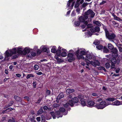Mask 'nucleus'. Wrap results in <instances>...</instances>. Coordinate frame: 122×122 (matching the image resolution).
<instances>
[{
  "instance_id": "obj_1",
  "label": "nucleus",
  "mask_w": 122,
  "mask_h": 122,
  "mask_svg": "<svg viewBox=\"0 0 122 122\" xmlns=\"http://www.w3.org/2000/svg\"><path fill=\"white\" fill-rule=\"evenodd\" d=\"M17 51V49L14 48L12 49L7 50L5 52V57H8L11 56L13 54H15Z\"/></svg>"
},
{
  "instance_id": "obj_2",
  "label": "nucleus",
  "mask_w": 122,
  "mask_h": 122,
  "mask_svg": "<svg viewBox=\"0 0 122 122\" xmlns=\"http://www.w3.org/2000/svg\"><path fill=\"white\" fill-rule=\"evenodd\" d=\"M80 50L79 49L76 52V55L77 57L79 59H84V57L82 56L86 54V52L84 51H80Z\"/></svg>"
},
{
  "instance_id": "obj_3",
  "label": "nucleus",
  "mask_w": 122,
  "mask_h": 122,
  "mask_svg": "<svg viewBox=\"0 0 122 122\" xmlns=\"http://www.w3.org/2000/svg\"><path fill=\"white\" fill-rule=\"evenodd\" d=\"M105 31L107 38L110 41H112V40L114 39L116 36L113 33L110 34L106 29H105Z\"/></svg>"
},
{
  "instance_id": "obj_4",
  "label": "nucleus",
  "mask_w": 122,
  "mask_h": 122,
  "mask_svg": "<svg viewBox=\"0 0 122 122\" xmlns=\"http://www.w3.org/2000/svg\"><path fill=\"white\" fill-rule=\"evenodd\" d=\"M85 60L87 63V65L88 66V64H91L94 67H96L97 66H99L100 65L99 62L97 60H96L94 61H90L86 58L85 59Z\"/></svg>"
},
{
  "instance_id": "obj_5",
  "label": "nucleus",
  "mask_w": 122,
  "mask_h": 122,
  "mask_svg": "<svg viewBox=\"0 0 122 122\" xmlns=\"http://www.w3.org/2000/svg\"><path fill=\"white\" fill-rule=\"evenodd\" d=\"M87 15L85 14L83 16H81L78 18V20L81 22H84V24L85 25H87L88 24L87 21H85V20H86L88 17Z\"/></svg>"
},
{
  "instance_id": "obj_6",
  "label": "nucleus",
  "mask_w": 122,
  "mask_h": 122,
  "mask_svg": "<svg viewBox=\"0 0 122 122\" xmlns=\"http://www.w3.org/2000/svg\"><path fill=\"white\" fill-rule=\"evenodd\" d=\"M85 15L88 16V15H90V17L93 18L95 14L93 10L91 9H89L86 12H85Z\"/></svg>"
},
{
  "instance_id": "obj_7",
  "label": "nucleus",
  "mask_w": 122,
  "mask_h": 122,
  "mask_svg": "<svg viewBox=\"0 0 122 122\" xmlns=\"http://www.w3.org/2000/svg\"><path fill=\"white\" fill-rule=\"evenodd\" d=\"M111 50L112 56L113 57H117L118 56V51L117 48L114 47Z\"/></svg>"
},
{
  "instance_id": "obj_8",
  "label": "nucleus",
  "mask_w": 122,
  "mask_h": 122,
  "mask_svg": "<svg viewBox=\"0 0 122 122\" xmlns=\"http://www.w3.org/2000/svg\"><path fill=\"white\" fill-rule=\"evenodd\" d=\"M78 97L81 101V105L83 106H85L86 104L85 100L83 99V96L81 95H79Z\"/></svg>"
},
{
  "instance_id": "obj_9",
  "label": "nucleus",
  "mask_w": 122,
  "mask_h": 122,
  "mask_svg": "<svg viewBox=\"0 0 122 122\" xmlns=\"http://www.w3.org/2000/svg\"><path fill=\"white\" fill-rule=\"evenodd\" d=\"M67 58L68 61L70 62H71L75 59L73 55L71 53H69L68 54Z\"/></svg>"
},
{
  "instance_id": "obj_10",
  "label": "nucleus",
  "mask_w": 122,
  "mask_h": 122,
  "mask_svg": "<svg viewBox=\"0 0 122 122\" xmlns=\"http://www.w3.org/2000/svg\"><path fill=\"white\" fill-rule=\"evenodd\" d=\"M90 30L92 32L95 33L99 32L100 31V28L99 27L96 26L94 28H91Z\"/></svg>"
},
{
  "instance_id": "obj_11",
  "label": "nucleus",
  "mask_w": 122,
  "mask_h": 122,
  "mask_svg": "<svg viewBox=\"0 0 122 122\" xmlns=\"http://www.w3.org/2000/svg\"><path fill=\"white\" fill-rule=\"evenodd\" d=\"M114 105L118 106L122 104V102H120L118 100L115 101L112 104Z\"/></svg>"
},
{
  "instance_id": "obj_12",
  "label": "nucleus",
  "mask_w": 122,
  "mask_h": 122,
  "mask_svg": "<svg viewBox=\"0 0 122 122\" xmlns=\"http://www.w3.org/2000/svg\"><path fill=\"white\" fill-rule=\"evenodd\" d=\"M30 50L29 48H25L23 50V54L25 55L27 54L28 55H29L28 54L30 52Z\"/></svg>"
},
{
  "instance_id": "obj_13",
  "label": "nucleus",
  "mask_w": 122,
  "mask_h": 122,
  "mask_svg": "<svg viewBox=\"0 0 122 122\" xmlns=\"http://www.w3.org/2000/svg\"><path fill=\"white\" fill-rule=\"evenodd\" d=\"M94 102L92 101H89L88 102V106L89 107H92L93 106L94 104Z\"/></svg>"
},
{
  "instance_id": "obj_14",
  "label": "nucleus",
  "mask_w": 122,
  "mask_h": 122,
  "mask_svg": "<svg viewBox=\"0 0 122 122\" xmlns=\"http://www.w3.org/2000/svg\"><path fill=\"white\" fill-rule=\"evenodd\" d=\"M100 103L103 109L107 106L106 102L105 101H102Z\"/></svg>"
},
{
  "instance_id": "obj_15",
  "label": "nucleus",
  "mask_w": 122,
  "mask_h": 122,
  "mask_svg": "<svg viewBox=\"0 0 122 122\" xmlns=\"http://www.w3.org/2000/svg\"><path fill=\"white\" fill-rule=\"evenodd\" d=\"M74 92V89H67L66 91V93L67 94H69L71 93Z\"/></svg>"
},
{
  "instance_id": "obj_16",
  "label": "nucleus",
  "mask_w": 122,
  "mask_h": 122,
  "mask_svg": "<svg viewBox=\"0 0 122 122\" xmlns=\"http://www.w3.org/2000/svg\"><path fill=\"white\" fill-rule=\"evenodd\" d=\"M14 98L17 101L20 102H21L22 100L21 98L20 97L17 96H15L14 97Z\"/></svg>"
},
{
  "instance_id": "obj_17",
  "label": "nucleus",
  "mask_w": 122,
  "mask_h": 122,
  "mask_svg": "<svg viewBox=\"0 0 122 122\" xmlns=\"http://www.w3.org/2000/svg\"><path fill=\"white\" fill-rule=\"evenodd\" d=\"M107 46L108 49L111 50L114 47V46L110 43L108 44Z\"/></svg>"
},
{
  "instance_id": "obj_18",
  "label": "nucleus",
  "mask_w": 122,
  "mask_h": 122,
  "mask_svg": "<svg viewBox=\"0 0 122 122\" xmlns=\"http://www.w3.org/2000/svg\"><path fill=\"white\" fill-rule=\"evenodd\" d=\"M14 102L13 101H10L8 105L5 106L4 107V108L5 109L13 105V103H14Z\"/></svg>"
},
{
  "instance_id": "obj_19",
  "label": "nucleus",
  "mask_w": 122,
  "mask_h": 122,
  "mask_svg": "<svg viewBox=\"0 0 122 122\" xmlns=\"http://www.w3.org/2000/svg\"><path fill=\"white\" fill-rule=\"evenodd\" d=\"M30 54L31 55H30V54L28 55V56L31 58H32L33 56H35L36 55V53L33 52H31Z\"/></svg>"
},
{
  "instance_id": "obj_20",
  "label": "nucleus",
  "mask_w": 122,
  "mask_h": 122,
  "mask_svg": "<svg viewBox=\"0 0 122 122\" xmlns=\"http://www.w3.org/2000/svg\"><path fill=\"white\" fill-rule=\"evenodd\" d=\"M95 107L97 108L98 109H103L102 107V106H101V105L100 103L99 104H96L95 105Z\"/></svg>"
},
{
  "instance_id": "obj_21",
  "label": "nucleus",
  "mask_w": 122,
  "mask_h": 122,
  "mask_svg": "<svg viewBox=\"0 0 122 122\" xmlns=\"http://www.w3.org/2000/svg\"><path fill=\"white\" fill-rule=\"evenodd\" d=\"M113 16L114 17V19L115 20L119 21L121 20V19L120 18L117 16L115 15H113Z\"/></svg>"
},
{
  "instance_id": "obj_22",
  "label": "nucleus",
  "mask_w": 122,
  "mask_h": 122,
  "mask_svg": "<svg viewBox=\"0 0 122 122\" xmlns=\"http://www.w3.org/2000/svg\"><path fill=\"white\" fill-rule=\"evenodd\" d=\"M64 97V95L63 93H61L57 97V99H59L61 98H63Z\"/></svg>"
},
{
  "instance_id": "obj_23",
  "label": "nucleus",
  "mask_w": 122,
  "mask_h": 122,
  "mask_svg": "<svg viewBox=\"0 0 122 122\" xmlns=\"http://www.w3.org/2000/svg\"><path fill=\"white\" fill-rule=\"evenodd\" d=\"M73 102L74 103H75L77 102L78 101V98L76 97H74L72 99Z\"/></svg>"
},
{
  "instance_id": "obj_24",
  "label": "nucleus",
  "mask_w": 122,
  "mask_h": 122,
  "mask_svg": "<svg viewBox=\"0 0 122 122\" xmlns=\"http://www.w3.org/2000/svg\"><path fill=\"white\" fill-rule=\"evenodd\" d=\"M55 58L56 59V60L58 62H62L63 60L60 58H59L57 56H55Z\"/></svg>"
},
{
  "instance_id": "obj_25",
  "label": "nucleus",
  "mask_w": 122,
  "mask_h": 122,
  "mask_svg": "<svg viewBox=\"0 0 122 122\" xmlns=\"http://www.w3.org/2000/svg\"><path fill=\"white\" fill-rule=\"evenodd\" d=\"M93 23L95 25H98L99 26H101V24L99 22L97 21H93Z\"/></svg>"
},
{
  "instance_id": "obj_26",
  "label": "nucleus",
  "mask_w": 122,
  "mask_h": 122,
  "mask_svg": "<svg viewBox=\"0 0 122 122\" xmlns=\"http://www.w3.org/2000/svg\"><path fill=\"white\" fill-rule=\"evenodd\" d=\"M43 112L42 107H41V108L37 112V114H42Z\"/></svg>"
},
{
  "instance_id": "obj_27",
  "label": "nucleus",
  "mask_w": 122,
  "mask_h": 122,
  "mask_svg": "<svg viewBox=\"0 0 122 122\" xmlns=\"http://www.w3.org/2000/svg\"><path fill=\"white\" fill-rule=\"evenodd\" d=\"M22 50V49L21 48H18L17 50L18 53L23 54V51Z\"/></svg>"
},
{
  "instance_id": "obj_28",
  "label": "nucleus",
  "mask_w": 122,
  "mask_h": 122,
  "mask_svg": "<svg viewBox=\"0 0 122 122\" xmlns=\"http://www.w3.org/2000/svg\"><path fill=\"white\" fill-rule=\"evenodd\" d=\"M107 101H110L112 102L115 100V99L113 97H109L106 99Z\"/></svg>"
},
{
  "instance_id": "obj_29",
  "label": "nucleus",
  "mask_w": 122,
  "mask_h": 122,
  "mask_svg": "<svg viewBox=\"0 0 122 122\" xmlns=\"http://www.w3.org/2000/svg\"><path fill=\"white\" fill-rule=\"evenodd\" d=\"M114 57V58H112L111 59V63L115 64L116 63V59Z\"/></svg>"
},
{
  "instance_id": "obj_30",
  "label": "nucleus",
  "mask_w": 122,
  "mask_h": 122,
  "mask_svg": "<svg viewBox=\"0 0 122 122\" xmlns=\"http://www.w3.org/2000/svg\"><path fill=\"white\" fill-rule=\"evenodd\" d=\"M100 43V42L97 40H96L94 41L93 42L94 45L98 46Z\"/></svg>"
},
{
  "instance_id": "obj_31",
  "label": "nucleus",
  "mask_w": 122,
  "mask_h": 122,
  "mask_svg": "<svg viewBox=\"0 0 122 122\" xmlns=\"http://www.w3.org/2000/svg\"><path fill=\"white\" fill-rule=\"evenodd\" d=\"M96 48L100 50L102 49L103 46L101 45H98L96 46Z\"/></svg>"
},
{
  "instance_id": "obj_32",
  "label": "nucleus",
  "mask_w": 122,
  "mask_h": 122,
  "mask_svg": "<svg viewBox=\"0 0 122 122\" xmlns=\"http://www.w3.org/2000/svg\"><path fill=\"white\" fill-rule=\"evenodd\" d=\"M34 77V76L33 75L31 74H30L28 75L27 76L26 78L27 79H29L30 77Z\"/></svg>"
},
{
  "instance_id": "obj_33",
  "label": "nucleus",
  "mask_w": 122,
  "mask_h": 122,
  "mask_svg": "<svg viewBox=\"0 0 122 122\" xmlns=\"http://www.w3.org/2000/svg\"><path fill=\"white\" fill-rule=\"evenodd\" d=\"M86 57L89 59H91L92 58V55L89 54H87Z\"/></svg>"
},
{
  "instance_id": "obj_34",
  "label": "nucleus",
  "mask_w": 122,
  "mask_h": 122,
  "mask_svg": "<svg viewBox=\"0 0 122 122\" xmlns=\"http://www.w3.org/2000/svg\"><path fill=\"white\" fill-rule=\"evenodd\" d=\"M73 101L72 100H69L68 103L69 105H70L71 106H73Z\"/></svg>"
},
{
  "instance_id": "obj_35",
  "label": "nucleus",
  "mask_w": 122,
  "mask_h": 122,
  "mask_svg": "<svg viewBox=\"0 0 122 122\" xmlns=\"http://www.w3.org/2000/svg\"><path fill=\"white\" fill-rule=\"evenodd\" d=\"M105 66L107 68H108L110 67V65L109 63L107 62L105 64Z\"/></svg>"
},
{
  "instance_id": "obj_36",
  "label": "nucleus",
  "mask_w": 122,
  "mask_h": 122,
  "mask_svg": "<svg viewBox=\"0 0 122 122\" xmlns=\"http://www.w3.org/2000/svg\"><path fill=\"white\" fill-rule=\"evenodd\" d=\"M103 50L104 52L107 53L109 52V50L105 46L104 47Z\"/></svg>"
},
{
  "instance_id": "obj_37",
  "label": "nucleus",
  "mask_w": 122,
  "mask_h": 122,
  "mask_svg": "<svg viewBox=\"0 0 122 122\" xmlns=\"http://www.w3.org/2000/svg\"><path fill=\"white\" fill-rule=\"evenodd\" d=\"M51 115L52 116L53 118L54 119H55L56 118L55 114L54 112H51L50 113Z\"/></svg>"
},
{
  "instance_id": "obj_38",
  "label": "nucleus",
  "mask_w": 122,
  "mask_h": 122,
  "mask_svg": "<svg viewBox=\"0 0 122 122\" xmlns=\"http://www.w3.org/2000/svg\"><path fill=\"white\" fill-rule=\"evenodd\" d=\"M80 24V22L79 21H75L74 22V24L76 26H78Z\"/></svg>"
},
{
  "instance_id": "obj_39",
  "label": "nucleus",
  "mask_w": 122,
  "mask_h": 122,
  "mask_svg": "<svg viewBox=\"0 0 122 122\" xmlns=\"http://www.w3.org/2000/svg\"><path fill=\"white\" fill-rule=\"evenodd\" d=\"M89 4L87 3H84L81 6L82 7L84 8L86 7Z\"/></svg>"
},
{
  "instance_id": "obj_40",
  "label": "nucleus",
  "mask_w": 122,
  "mask_h": 122,
  "mask_svg": "<svg viewBox=\"0 0 122 122\" xmlns=\"http://www.w3.org/2000/svg\"><path fill=\"white\" fill-rule=\"evenodd\" d=\"M61 55L62 57H65L67 56V54L65 52H63L61 53Z\"/></svg>"
},
{
  "instance_id": "obj_41",
  "label": "nucleus",
  "mask_w": 122,
  "mask_h": 122,
  "mask_svg": "<svg viewBox=\"0 0 122 122\" xmlns=\"http://www.w3.org/2000/svg\"><path fill=\"white\" fill-rule=\"evenodd\" d=\"M61 53V51L60 50H58L56 52V53L57 55L59 56L60 55Z\"/></svg>"
},
{
  "instance_id": "obj_42",
  "label": "nucleus",
  "mask_w": 122,
  "mask_h": 122,
  "mask_svg": "<svg viewBox=\"0 0 122 122\" xmlns=\"http://www.w3.org/2000/svg\"><path fill=\"white\" fill-rule=\"evenodd\" d=\"M80 5V3L79 2H77L75 5L74 7L75 8H77Z\"/></svg>"
},
{
  "instance_id": "obj_43",
  "label": "nucleus",
  "mask_w": 122,
  "mask_h": 122,
  "mask_svg": "<svg viewBox=\"0 0 122 122\" xmlns=\"http://www.w3.org/2000/svg\"><path fill=\"white\" fill-rule=\"evenodd\" d=\"M56 49L54 47H53L51 49V51L52 53H55L56 52Z\"/></svg>"
},
{
  "instance_id": "obj_44",
  "label": "nucleus",
  "mask_w": 122,
  "mask_h": 122,
  "mask_svg": "<svg viewBox=\"0 0 122 122\" xmlns=\"http://www.w3.org/2000/svg\"><path fill=\"white\" fill-rule=\"evenodd\" d=\"M87 28H91L93 27V25L91 24H89L87 25Z\"/></svg>"
},
{
  "instance_id": "obj_45",
  "label": "nucleus",
  "mask_w": 122,
  "mask_h": 122,
  "mask_svg": "<svg viewBox=\"0 0 122 122\" xmlns=\"http://www.w3.org/2000/svg\"><path fill=\"white\" fill-rule=\"evenodd\" d=\"M60 111L61 112H64L65 110V109L63 107H61L59 109Z\"/></svg>"
},
{
  "instance_id": "obj_46",
  "label": "nucleus",
  "mask_w": 122,
  "mask_h": 122,
  "mask_svg": "<svg viewBox=\"0 0 122 122\" xmlns=\"http://www.w3.org/2000/svg\"><path fill=\"white\" fill-rule=\"evenodd\" d=\"M8 122H15V121L13 118H12L11 119L9 120Z\"/></svg>"
},
{
  "instance_id": "obj_47",
  "label": "nucleus",
  "mask_w": 122,
  "mask_h": 122,
  "mask_svg": "<svg viewBox=\"0 0 122 122\" xmlns=\"http://www.w3.org/2000/svg\"><path fill=\"white\" fill-rule=\"evenodd\" d=\"M42 50L44 52H48V50L45 47H44L42 48Z\"/></svg>"
},
{
  "instance_id": "obj_48",
  "label": "nucleus",
  "mask_w": 122,
  "mask_h": 122,
  "mask_svg": "<svg viewBox=\"0 0 122 122\" xmlns=\"http://www.w3.org/2000/svg\"><path fill=\"white\" fill-rule=\"evenodd\" d=\"M98 69L99 70H103L105 71H106V70L103 67L100 66L98 68Z\"/></svg>"
},
{
  "instance_id": "obj_49",
  "label": "nucleus",
  "mask_w": 122,
  "mask_h": 122,
  "mask_svg": "<svg viewBox=\"0 0 122 122\" xmlns=\"http://www.w3.org/2000/svg\"><path fill=\"white\" fill-rule=\"evenodd\" d=\"M39 68L38 65H36L34 66V68L35 70H38Z\"/></svg>"
},
{
  "instance_id": "obj_50",
  "label": "nucleus",
  "mask_w": 122,
  "mask_h": 122,
  "mask_svg": "<svg viewBox=\"0 0 122 122\" xmlns=\"http://www.w3.org/2000/svg\"><path fill=\"white\" fill-rule=\"evenodd\" d=\"M46 94L47 95H49L50 94V91L49 90H47L46 92Z\"/></svg>"
},
{
  "instance_id": "obj_51",
  "label": "nucleus",
  "mask_w": 122,
  "mask_h": 122,
  "mask_svg": "<svg viewBox=\"0 0 122 122\" xmlns=\"http://www.w3.org/2000/svg\"><path fill=\"white\" fill-rule=\"evenodd\" d=\"M72 1L71 0H69V1L67 2V6L68 7H69L70 5V3Z\"/></svg>"
},
{
  "instance_id": "obj_52",
  "label": "nucleus",
  "mask_w": 122,
  "mask_h": 122,
  "mask_svg": "<svg viewBox=\"0 0 122 122\" xmlns=\"http://www.w3.org/2000/svg\"><path fill=\"white\" fill-rule=\"evenodd\" d=\"M112 22L113 23V24L115 25H116V26H117L118 25V24L116 23V22H115L114 21H112Z\"/></svg>"
},
{
  "instance_id": "obj_53",
  "label": "nucleus",
  "mask_w": 122,
  "mask_h": 122,
  "mask_svg": "<svg viewBox=\"0 0 122 122\" xmlns=\"http://www.w3.org/2000/svg\"><path fill=\"white\" fill-rule=\"evenodd\" d=\"M24 98L25 99V100H27L28 101H29V98L27 97H24Z\"/></svg>"
},
{
  "instance_id": "obj_54",
  "label": "nucleus",
  "mask_w": 122,
  "mask_h": 122,
  "mask_svg": "<svg viewBox=\"0 0 122 122\" xmlns=\"http://www.w3.org/2000/svg\"><path fill=\"white\" fill-rule=\"evenodd\" d=\"M115 64L111 63V69H113L115 67Z\"/></svg>"
},
{
  "instance_id": "obj_55",
  "label": "nucleus",
  "mask_w": 122,
  "mask_h": 122,
  "mask_svg": "<svg viewBox=\"0 0 122 122\" xmlns=\"http://www.w3.org/2000/svg\"><path fill=\"white\" fill-rule=\"evenodd\" d=\"M119 51L122 52V47H119L117 46Z\"/></svg>"
},
{
  "instance_id": "obj_56",
  "label": "nucleus",
  "mask_w": 122,
  "mask_h": 122,
  "mask_svg": "<svg viewBox=\"0 0 122 122\" xmlns=\"http://www.w3.org/2000/svg\"><path fill=\"white\" fill-rule=\"evenodd\" d=\"M76 11L78 14H79L80 12V9L79 8H78L76 9Z\"/></svg>"
},
{
  "instance_id": "obj_57",
  "label": "nucleus",
  "mask_w": 122,
  "mask_h": 122,
  "mask_svg": "<svg viewBox=\"0 0 122 122\" xmlns=\"http://www.w3.org/2000/svg\"><path fill=\"white\" fill-rule=\"evenodd\" d=\"M41 100V98H40L38 100L37 102H36V103H40Z\"/></svg>"
},
{
  "instance_id": "obj_58",
  "label": "nucleus",
  "mask_w": 122,
  "mask_h": 122,
  "mask_svg": "<svg viewBox=\"0 0 122 122\" xmlns=\"http://www.w3.org/2000/svg\"><path fill=\"white\" fill-rule=\"evenodd\" d=\"M69 105L68 103H66L64 105V106L65 107H68Z\"/></svg>"
},
{
  "instance_id": "obj_59",
  "label": "nucleus",
  "mask_w": 122,
  "mask_h": 122,
  "mask_svg": "<svg viewBox=\"0 0 122 122\" xmlns=\"http://www.w3.org/2000/svg\"><path fill=\"white\" fill-rule=\"evenodd\" d=\"M92 95L94 96H98V94L96 93H93L92 94Z\"/></svg>"
},
{
  "instance_id": "obj_60",
  "label": "nucleus",
  "mask_w": 122,
  "mask_h": 122,
  "mask_svg": "<svg viewBox=\"0 0 122 122\" xmlns=\"http://www.w3.org/2000/svg\"><path fill=\"white\" fill-rule=\"evenodd\" d=\"M18 55H19L18 54L17 55H15L14 56H13V59H15L16 58H17L18 56Z\"/></svg>"
},
{
  "instance_id": "obj_61",
  "label": "nucleus",
  "mask_w": 122,
  "mask_h": 122,
  "mask_svg": "<svg viewBox=\"0 0 122 122\" xmlns=\"http://www.w3.org/2000/svg\"><path fill=\"white\" fill-rule=\"evenodd\" d=\"M13 108H12L11 107H10L6 110V111L9 110V111H10L13 110Z\"/></svg>"
},
{
  "instance_id": "obj_62",
  "label": "nucleus",
  "mask_w": 122,
  "mask_h": 122,
  "mask_svg": "<svg viewBox=\"0 0 122 122\" xmlns=\"http://www.w3.org/2000/svg\"><path fill=\"white\" fill-rule=\"evenodd\" d=\"M36 120L38 122H39L41 121V117H37L36 118Z\"/></svg>"
},
{
  "instance_id": "obj_63",
  "label": "nucleus",
  "mask_w": 122,
  "mask_h": 122,
  "mask_svg": "<svg viewBox=\"0 0 122 122\" xmlns=\"http://www.w3.org/2000/svg\"><path fill=\"white\" fill-rule=\"evenodd\" d=\"M48 108V107L46 106H44L43 107V109L44 110H46Z\"/></svg>"
},
{
  "instance_id": "obj_64",
  "label": "nucleus",
  "mask_w": 122,
  "mask_h": 122,
  "mask_svg": "<svg viewBox=\"0 0 122 122\" xmlns=\"http://www.w3.org/2000/svg\"><path fill=\"white\" fill-rule=\"evenodd\" d=\"M60 112L59 111H56V115H60Z\"/></svg>"
}]
</instances>
